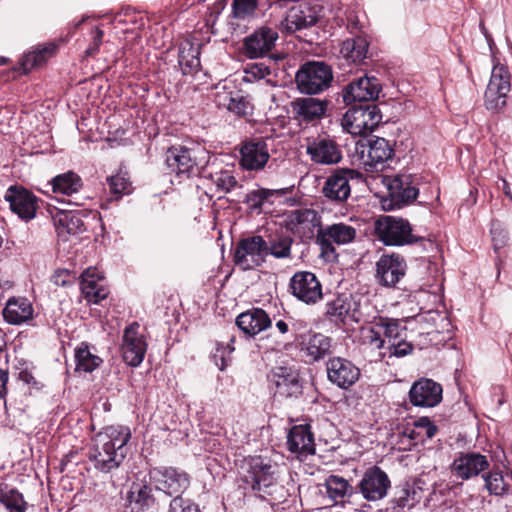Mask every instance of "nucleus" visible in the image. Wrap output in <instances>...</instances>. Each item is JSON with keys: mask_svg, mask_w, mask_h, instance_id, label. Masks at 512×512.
<instances>
[{"mask_svg": "<svg viewBox=\"0 0 512 512\" xmlns=\"http://www.w3.org/2000/svg\"><path fill=\"white\" fill-rule=\"evenodd\" d=\"M379 323L381 324L385 338H388L389 344L393 341L402 339L406 327L401 325L400 320L380 317Z\"/></svg>", "mask_w": 512, "mask_h": 512, "instance_id": "09e8293b", "label": "nucleus"}, {"mask_svg": "<svg viewBox=\"0 0 512 512\" xmlns=\"http://www.w3.org/2000/svg\"><path fill=\"white\" fill-rule=\"evenodd\" d=\"M54 193L72 196L80 191L83 186L81 177L73 171H68L55 176L51 180Z\"/></svg>", "mask_w": 512, "mask_h": 512, "instance_id": "79ce46f5", "label": "nucleus"}, {"mask_svg": "<svg viewBox=\"0 0 512 512\" xmlns=\"http://www.w3.org/2000/svg\"><path fill=\"white\" fill-rule=\"evenodd\" d=\"M271 319L261 308L247 310L236 318L238 328L249 336H255L271 327Z\"/></svg>", "mask_w": 512, "mask_h": 512, "instance_id": "c85d7f7f", "label": "nucleus"}, {"mask_svg": "<svg viewBox=\"0 0 512 512\" xmlns=\"http://www.w3.org/2000/svg\"><path fill=\"white\" fill-rule=\"evenodd\" d=\"M97 287H98V284L96 281L87 279L84 276H82L81 292L87 301L92 296L93 292L96 290Z\"/></svg>", "mask_w": 512, "mask_h": 512, "instance_id": "69168bd1", "label": "nucleus"}, {"mask_svg": "<svg viewBox=\"0 0 512 512\" xmlns=\"http://www.w3.org/2000/svg\"><path fill=\"white\" fill-rule=\"evenodd\" d=\"M76 371L91 373L98 368L103 360L90 352L88 346L82 343L75 349Z\"/></svg>", "mask_w": 512, "mask_h": 512, "instance_id": "49530a36", "label": "nucleus"}, {"mask_svg": "<svg viewBox=\"0 0 512 512\" xmlns=\"http://www.w3.org/2000/svg\"><path fill=\"white\" fill-rule=\"evenodd\" d=\"M278 32L270 27H260L243 40V51L249 59L267 58L276 63L283 56L272 52L278 40Z\"/></svg>", "mask_w": 512, "mask_h": 512, "instance_id": "6e6552de", "label": "nucleus"}, {"mask_svg": "<svg viewBox=\"0 0 512 512\" xmlns=\"http://www.w3.org/2000/svg\"><path fill=\"white\" fill-rule=\"evenodd\" d=\"M103 36H104V32L99 27L92 28L91 42L84 52L85 57H93L99 52L100 46L102 44Z\"/></svg>", "mask_w": 512, "mask_h": 512, "instance_id": "bf43d9fd", "label": "nucleus"}, {"mask_svg": "<svg viewBox=\"0 0 512 512\" xmlns=\"http://www.w3.org/2000/svg\"><path fill=\"white\" fill-rule=\"evenodd\" d=\"M327 100L313 97L297 98L291 102L294 118L302 122H311L325 115Z\"/></svg>", "mask_w": 512, "mask_h": 512, "instance_id": "cd10ccee", "label": "nucleus"}, {"mask_svg": "<svg viewBox=\"0 0 512 512\" xmlns=\"http://www.w3.org/2000/svg\"><path fill=\"white\" fill-rule=\"evenodd\" d=\"M381 91L380 80L375 76L365 74L343 88L342 98L345 105L374 103Z\"/></svg>", "mask_w": 512, "mask_h": 512, "instance_id": "9b49d317", "label": "nucleus"}, {"mask_svg": "<svg viewBox=\"0 0 512 512\" xmlns=\"http://www.w3.org/2000/svg\"><path fill=\"white\" fill-rule=\"evenodd\" d=\"M266 239L253 235L240 239L233 251V261L242 270H252L266 260Z\"/></svg>", "mask_w": 512, "mask_h": 512, "instance_id": "9d476101", "label": "nucleus"}, {"mask_svg": "<svg viewBox=\"0 0 512 512\" xmlns=\"http://www.w3.org/2000/svg\"><path fill=\"white\" fill-rule=\"evenodd\" d=\"M148 477L155 490L170 497L181 496L190 485V476L185 471L171 466L150 468Z\"/></svg>", "mask_w": 512, "mask_h": 512, "instance_id": "0eeeda50", "label": "nucleus"}, {"mask_svg": "<svg viewBox=\"0 0 512 512\" xmlns=\"http://www.w3.org/2000/svg\"><path fill=\"white\" fill-rule=\"evenodd\" d=\"M383 331L381 328V324L378 321H375L372 326L366 329L365 339L367 343L376 349H382L385 346V339L382 337Z\"/></svg>", "mask_w": 512, "mask_h": 512, "instance_id": "13d9d810", "label": "nucleus"}, {"mask_svg": "<svg viewBox=\"0 0 512 512\" xmlns=\"http://www.w3.org/2000/svg\"><path fill=\"white\" fill-rule=\"evenodd\" d=\"M356 303L351 295L338 294L325 304L324 317L330 322L344 324L347 318L357 321Z\"/></svg>", "mask_w": 512, "mask_h": 512, "instance_id": "393cba45", "label": "nucleus"}, {"mask_svg": "<svg viewBox=\"0 0 512 512\" xmlns=\"http://www.w3.org/2000/svg\"><path fill=\"white\" fill-rule=\"evenodd\" d=\"M325 486L328 496L336 503L344 502L356 494V486L353 487L348 480L338 475H330Z\"/></svg>", "mask_w": 512, "mask_h": 512, "instance_id": "ea45409f", "label": "nucleus"}, {"mask_svg": "<svg viewBox=\"0 0 512 512\" xmlns=\"http://www.w3.org/2000/svg\"><path fill=\"white\" fill-rule=\"evenodd\" d=\"M234 342V338H231L230 343L224 346L222 343H216V348L212 353V360L215 365L221 370H225L230 361V354L234 351V347L232 343Z\"/></svg>", "mask_w": 512, "mask_h": 512, "instance_id": "603ef678", "label": "nucleus"}, {"mask_svg": "<svg viewBox=\"0 0 512 512\" xmlns=\"http://www.w3.org/2000/svg\"><path fill=\"white\" fill-rule=\"evenodd\" d=\"M5 200L9 202L11 211L19 218L29 221L35 217L38 199L29 190L10 186L6 191Z\"/></svg>", "mask_w": 512, "mask_h": 512, "instance_id": "5701e85b", "label": "nucleus"}, {"mask_svg": "<svg viewBox=\"0 0 512 512\" xmlns=\"http://www.w3.org/2000/svg\"><path fill=\"white\" fill-rule=\"evenodd\" d=\"M248 72L254 77L262 79L271 74V67L265 63H253L249 66Z\"/></svg>", "mask_w": 512, "mask_h": 512, "instance_id": "0e129e2a", "label": "nucleus"}, {"mask_svg": "<svg viewBox=\"0 0 512 512\" xmlns=\"http://www.w3.org/2000/svg\"><path fill=\"white\" fill-rule=\"evenodd\" d=\"M286 29L294 32L311 27L316 24L317 17L312 15L310 11L292 8L285 19Z\"/></svg>", "mask_w": 512, "mask_h": 512, "instance_id": "a18cd8bd", "label": "nucleus"}, {"mask_svg": "<svg viewBox=\"0 0 512 512\" xmlns=\"http://www.w3.org/2000/svg\"><path fill=\"white\" fill-rule=\"evenodd\" d=\"M485 482V488L488 490L490 495L504 496L506 495L511 487V477L506 474L504 475L500 470H492L487 474L483 475Z\"/></svg>", "mask_w": 512, "mask_h": 512, "instance_id": "37998d69", "label": "nucleus"}, {"mask_svg": "<svg viewBox=\"0 0 512 512\" xmlns=\"http://www.w3.org/2000/svg\"><path fill=\"white\" fill-rule=\"evenodd\" d=\"M127 501L136 512H146L157 508V501L153 494V485L134 483L127 493Z\"/></svg>", "mask_w": 512, "mask_h": 512, "instance_id": "7c9ffc66", "label": "nucleus"}, {"mask_svg": "<svg viewBox=\"0 0 512 512\" xmlns=\"http://www.w3.org/2000/svg\"><path fill=\"white\" fill-rule=\"evenodd\" d=\"M490 233L495 251L503 248L508 242V232L499 220H492Z\"/></svg>", "mask_w": 512, "mask_h": 512, "instance_id": "5fc2aeb1", "label": "nucleus"}, {"mask_svg": "<svg viewBox=\"0 0 512 512\" xmlns=\"http://www.w3.org/2000/svg\"><path fill=\"white\" fill-rule=\"evenodd\" d=\"M333 81L332 67L324 61H307L295 74L298 91L305 95H316L327 90Z\"/></svg>", "mask_w": 512, "mask_h": 512, "instance_id": "20e7f679", "label": "nucleus"}, {"mask_svg": "<svg viewBox=\"0 0 512 512\" xmlns=\"http://www.w3.org/2000/svg\"><path fill=\"white\" fill-rule=\"evenodd\" d=\"M328 380L340 389H350L360 378V369L349 359L335 356L326 362Z\"/></svg>", "mask_w": 512, "mask_h": 512, "instance_id": "dca6fc26", "label": "nucleus"}, {"mask_svg": "<svg viewBox=\"0 0 512 512\" xmlns=\"http://www.w3.org/2000/svg\"><path fill=\"white\" fill-rule=\"evenodd\" d=\"M239 474L245 488L261 499L274 494L281 477L280 466L261 455L244 457L239 464Z\"/></svg>", "mask_w": 512, "mask_h": 512, "instance_id": "f03ea898", "label": "nucleus"}, {"mask_svg": "<svg viewBox=\"0 0 512 512\" xmlns=\"http://www.w3.org/2000/svg\"><path fill=\"white\" fill-rule=\"evenodd\" d=\"M389 357H404L413 351V345L402 339L393 341L388 346Z\"/></svg>", "mask_w": 512, "mask_h": 512, "instance_id": "052dcab7", "label": "nucleus"}, {"mask_svg": "<svg viewBox=\"0 0 512 512\" xmlns=\"http://www.w3.org/2000/svg\"><path fill=\"white\" fill-rule=\"evenodd\" d=\"M257 8V0H233L232 16L244 19L251 16Z\"/></svg>", "mask_w": 512, "mask_h": 512, "instance_id": "6e6d98bb", "label": "nucleus"}, {"mask_svg": "<svg viewBox=\"0 0 512 512\" xmlns=\"http://www.w3.org/2000/svg\"><path fill=\"white\" fill-rule=\"evenodd\" d=\"M394 154V149L390 143L380 137H374L367 140V160L365 165L378 168V165H383L390 160Z\"/></svg>", "mask_w": 512, "mask_h": 512, "instance_id": "f704fd0d", "label": "nucleus"}, {"mask_svg": "<svg viewBox=\"0 0 512 512\" xmlns=\"http://www.w3.org/2000/svg\"><path fill=\"white\" fill-rule=\"evenodd\" d=\"M510 91V73L506 66L495 65L487 85L484 100L488 110L497 111L506 105V97Z\"/></svg>", "mask_w": 512, "mask_h": 512, "instance_id": "ddd939ff", "label": "nucleus"}, {"mask_svg": "<svg viewBox=\"0 0 512 512\" xmlns=\"http://www.w3.org/2000/svg\"><path fill=\"white\" fill-rule=\"evenodd\" d=\"M139 324L133 322L128 325L123 332L122 337V357L129 366H139L147 351V342L145 336L139 333Z\"/></svg>", "mask_w": 512, "mask_h": 512, "instance_id": "a211bd4d", "label": "nucleus"}, {"mask_svg": "<svg viewBox=\"0 0 512 512\" xmlns=\"http://www.w3.org/2000/svg\"><path fill=\"white\" fill-rule=\"evenodd\" d=\"M287 448L291 453L307 456L315 453L314 435L308 424L293 426L287 435Z\"/></svg>", "mask_w": 512, "mask_h": 512, "instance_id": "bb28decb", "label": "nucleus"}, {"mask_svg": "<svg viewBox=\"0 0 512 512\" xmlns=\"http://www.w3.org/2000/svg\"><path fill=\"white\" fill-rule=\"evenodd\" d=\"M178 64L184 75L196 73L200 68V45L190 40L182 41L178 49Z\"/></svg>", "mask_w": 512, "mask_h": 512, "instance_id": "c9c22d12", "label": "nucleus"}, {"mask_svg": "<svg viewBox=\"0 0 512 512\" xmlns=\"http://www.w3.org/2000/svg\"><path fill=\"white\" fill-rule=\"evenodd\" d=\"M130 438V429L125 426H107L98 432L92 439L88 453L95 469L108 473L119 468L128 454Z\"/></svg>", "mask_w": 512, "mask_h": 512, "instance_id": "f257e3e1", "label": "nucleus"}, {"mask_svg": "<svg viewBox=\"0 0 512 512\" xmlns=\"http://www.w3.org/2000/svg\"><path fill=\"white\" fill-rule=\"evenodd\" d=\"M227 108L238 116L251 115L253 110V106L249 100L239 93L231 95Z\"/></svg>", "mask_w": 512, "mask_h": 512, "instance_id": "3c124183", "label": "nucleus"}, {"mask_svg": "<svg viewBox=\"0 0 512 512\" xmlns=\"http://www.w3.org/2000/svg\"><path fill=\"white\" fill-rule=\"evenodd\" d=\"M56 51V45L48 44L24 55L22 67L25 72L43 65Z\"/></svg>", "mask_w": 512, "mask_h": 512, "instance_id": "de8ad7c7", "label": "nucleus"}, {"mask_svg": "<svg viewBox=\"0 0 512 512\" xmlns=\"http://www.w3.org/2000/svg\"><path fill=\"white\" fill-rule=\"evenodd\" d=\"M0 503L8 512H26L27 509L22 493L4 483H0Z\"/></svg>", "mask_w": 512, "mask_h": 512, "instance_id": "c03bdc74", "label": "nucleus"}, {"mask_svg": "<svg viewBox=\"0 0 512 512\" xmlns=\"http://www.w3.org/2000/svg\"><path fill=\"white\" fill-rule=\"evenodd\" d=\"M54 225L58 237L67 241L69 236H77L85 230V223L80 215L71 211H60L54 217Z\"/></svg>", "mask_w": 512, "mask_h": 512, "instance_id": "2f4dec72", "label": "nucleus"}, {"mask_svg": "<svg viewBox=\"0 0 512 512\" xmlns=\"http://www.w3.org/2000/svg\"><path fill=\"white\" fill-rule=\"evenodd\" d=\"M4 319L13 325L24 323L33 317V307L27 298H11L3 310Z\"/></svg>", "mask_w": 512, "mask_h": 512, "instance_id": "72a5a7b5", "label": "nucleus"}, {"mask_svg": "<svg viewBox=\"0 0 512 512\" xmlns=\"http://www.w3.org/2000/svg\"><path fill=\"white\" fill-rule=\"evenodd\" d=\"M359 172L354 169L340 168L329 175L322 187V194L336 204L344 203L351 195L350 180L357 178Z\"/></svg>", "mask_w": 512, "mask_h": 512, "instance_id": "2eb2a0df", "label": "nucleus"}, {"mask_svg": "<svg viewBox=\"0 0 512 512\" xmlns=\"http://www.w3.org/2000/svg\"><path fill=\"white\" fill-rule=\"evenodd\" d=\"M306 153L312 162L320 165H334L342 160L340 145L329 136L307 139Z\"/></svg>", "mask_w": 512, "mask_h": 512, "instance_id": "aec40b11", "label": "nucleus"}, {"mask_svg": "<svg viewBox=\"0 0 512 512\" xmlns=\"http://www.w3.org/2000/svg\"><path fill=\"white\" fill-rule=\"evenodd\" d=\"M419 178L412 174H398L387 180L388 196L381 205L391 211L414 202L419 195Z\"/></svg>", "mask_w": 512, "mask_h": 512, "instance_id": "423d86ee", "label": "nucleus"}, {"mask_svg": "<svg viewBox=\"0 0 512 512\" xmlns=\"http://www.w3.org/2000/svg\"><path fill=\"white\" fill-rule=\"evenodd\" d=\"M210 177L217 190L224 193H228L238 186V181L233 171L229 169L217 171L211 174Z\"/></svg>", "mask_w": 512, "mask_h": 512, "instance_id": "8fccbe9b", "label": "nucleus"}, {"mask_svg": "<svg viewBox=\"0 0 512 512\" xmlns=\"http://www.w3.org/2000/svg\"><path fill=\"white\" fill-rule=\"evenodd\" d=\"M356 235L357 231L353 226L342 222L319 227L316 235V243L320 246L321 256L327 259L337 257L334 245L352 243Z\"/></svg>", "mask_w": 512, "mask_h": 512, "instance_id": "1a4fd4ad", "label": "nucleus"}, {"mask_svg": "<svg viewBox=\"0 0 512 512\" xmlns=\"http://www.w3.org/2000/svg\"><path fill=\"white\" fill-rule=\"evenodd\" d=\"M302 350L310 361L318 362L332 354V338L322 333H313L301 342Z\"/></svg>", "mask_w": 512, "mask_h": 512, "instance_id": "c756f323", "label": "nucleus"}, {"mask_svg": "<svg viewBox=\"0 0 512 512\" xmlns=\"http://www.w3.org/2000/svg\"><path fill=\"white\" fill-rule=\"evenodd\" d=\"M109 191L116 198L121 197L124 193L129 192L130 182L125 174H116L107 178Z\"/></svg>", "mask_w": 512, "mask_h": 512, "instance_id": "864d4df0", "label": "nucleus"}, {"mask_svg": "<svg viewBox=\"0 0 512 512\" xmlns=\"http://www.w3.org/2000/svg\"><path fill=\"white\" fill-rule=\"evenodd\" d=\"M442 386L432 379L421 378L409 390V401L416 407H434L442 400Z\"/></svg>", "mask_w": 512, "mask_h": 512, "instance_id": "4be33fe9", "label": "nucleus"}, {"mask_svg": "<svg viewBox=\"0 0 512 512\" xmlns=\"http://www.w3.org/2000/svg\"><path fill=\"white\" fill-rule=\"evenodd\" d=\"M107 297V291L103 287H97L93 292L92 296L89 298L88 302L99 303Z\"/></svg>", "mask_w": 512, "mask_h": 512, "instance_id": "338daca9", "label": "nucleus"}, {"mask_svg": "<svg viewBox=\"0 0 512 512\" xmlns=\"http://www.w3.org/2000/svg\"><path fill=\"white\" fill-rule=\"evenodd\" d=\"M289 292L307 305H314L323 298L322 284L310 271L295 272L289 281Z\"/></svg>", "mask_w": 512, "mask_h": 512, "instance_id": "4468645a", "label": "nucleus"}, {"mask_svg": "<svg viewBox=\"0 0 512 512\" xmlns=\"http://www.w3.org/2000/svg\"><path fill=\"white\" fill-rule=\"evenodd\" d=\"M289 224L292 230L303 232V234H313L314 229L321 226V216L314 209L300 208L290 212L288 216Z\"/></svg>", "mask_w": 512, "mask_h": 512, "instance_id": "473e14b6", "label": "nucleus"}, {"mask_svg": "<svg viewBox=\"0 0 512 512\" xmlns=\"http://www.w3.org/2000/svg\"><path fill=\"white\" fill-rule=\"evenodd\" d=\"M240 155V163L246 170H261L270 158L267 143L262 139L244 143Z\"/></svg>", "mask_w": 512, "mask_h": 512, "instance_id": "a878e982", "label": "nucleus"}, {"mask_svg": "<svg viewBox=\"0 0 512 512\" xmlns=\"http://www.w3.org/2000/svg\"><path fill=\"white\" fill-rule=\"evenodd\" d=\"M74 275L67 269H58L52 275V282L61 287L70 285L74 281Z\"/></svg>", "mask_w": 512, "mask_h": 512, "instance_id": "680f3d73", "label": "nucleus"}, {"mask_svg": "<svg viewBox=\"0 0 512 512\" xmlns=\"http://www.w3.org/2000/svg\"><path fill=\"white\" fill-rule=\"evenodd\" d=\"M276 394L280 397L297 399L303 393L299 373L288 367H277L273 373Z\"/></svg>", "mask_w": 512, "mask_h": 512, "instance_id": "b1692460", "label": "nucleus"}, {"mask_svg": "<svg viewBox=\"0 0 512 512\" xmlns=\"http://www.w3.org/2000/svg\"><path fill=\"white\" fill-rule=\"evenodd\" d=\"M490 466L487 456L479 452H460L450 465L452 475L462 481L469 480L487 470Z\"/></svg>", "mask_w": 512, "mask_h": 512, "instance_id": "412c9836", "label": "nucleus"}, {"mask_svg": "<svg viewBox=\"0 0 512 512\" xmlns=\"http://www.w3.org/2000/svg\"><path fill=\"white\" fill-rule=\"evenodd\" d=\"M8 371L0 368V399L3 398L7 391Z\"/></svg>", "mask_w": 512, "mask_h": 512, "instance_id": "774afa93", "label": "nucleus"}, {"mask_svg": "<svg viewBox=\"0 0 512 512\" xmlns=\"http://www.w3.org/2000/svg\"><path fill=\"white\" fill-rule=\"evenodd\" d=\"M195 151L184 145H173L165 153V163L171 173L190 178L197 174Z\"/></svg>", "mask_w": 512, "mask_h": 512, "instance_id": "6ab92c4d", "label": "nucleus"}, {"mask_svg": "<svg viewBox=\"0 0 512 512\" xmlns=\"http://www.w3.org/2000/svg\"><path fill=\"white\" fill-rule=\"evenodd\" d=\"M349 109L343 115L341 126L353 136L371 133L382 121V114L377 104L363 103L348 105Z\"/></svg>", "mask_w": 512, "mask_h": 512, "instance_id": "39448f33", "label": "nucleus"}, {"mask_svg": "<svg viewBox=\"0 0 512 512\" xmlns=\"http://www.w3.org/2000/svg\"><path fill=\"white\" fill-rule=\"evenodd\" d=\"M368 47V41L362 36L348 38L342 42L340 54L348 62L360 64L367 58Z\"/></svg>", "mask_w": 512, "mask_h": 512, "instance_id": "4c0bfd02", "label": "nucleus"}, {"mask_svg": "<svg viewBox=\"0 0 512 512\" xmlns=\"http://www.w3.org/2000/svg\"><path fill=\"white\" fill-rule=\"evenodd\" d=\"M415 428L423 429L427 438H433L438 428L437 426L428 418V417H420L414 421Z\"/></svg>", "mask_w": 512, "mask_h": 512, "instance_id": "e2e57ef3", "label": "nucleus"}, {"mask_svg": "<svg viewBox=\"0 0 512 512\" xmlns=\"http://www.w3.org/2000/svg\"><path fill=\"white\" fill-rule=\"evenodd\" d=\"M374 233L385 246H405L424 241V237L413 234L408 220L384 215L374 222Z\"/></svg>", "mask_w": 512, "mask_h": 512, "instance_id": "7ed1b4c3", "label": "nucleus"}, {"mask_svg": "<svg viewBox=\"0 0 512 512\" xmlns=\"http://www.w3.org/2000/svg\"><path fill=\"white\" fill-rule=\"evenodd\" d=\"M293 239L283 232L270 234L266 239V257L271 255L277 259L291 258Z\"/></svg>", "mask_w": 512, "mask_h": 512, "instance_id": "a19ab883", "label": "nucleus"}, {"mask_svg": "<svg viewBox=\"0 0 512 512\" xmlns=\"http://www.w3.org/2000/svg\"><path fill=\"white\" fill-rule=\"evenodd\" d=\"M422 490L416 487L415 483L401 482L395 487L392 503L394 508L411 509L421 500Z\"/></svg>", "mask_w": 512, "mask_h": 512, "instance_id": "e433bc0d", "label": "nucleus"}, {"mask_svg": "<svg viewBox=\"0 0 512 512\" xmlns=\"http://www.w3.org/2000/svg\"><path fill=\"white\" fill-rule=\"evenodd\" d=\"M407 264L403 256L398 253L382 254L376 262L377 282L385 287H396L405 276Z\"/></svg>", "mask_w": 512, "mask_h": 512, "instance_id": "f3484780", "label": "nucleus"}, {"mask_svg": "<svg viewBox=\"0 0 512 512\" xmlns=\"http://www.w3.org/2000/svg\"><path fill=\"white\" fill-rule=\"evenodd\" d=\"M390 488L391 481L387 473L374 465L361 476L356 485V494H361L366 501L376 502L386 497Z\"/></svg>", "mask_w": 512, "mask_h": 512, "instance_id": "f8f14e48", "label": "nucleus"}, {"mask_svg": "<svg viewBox=\"0 0 512 512\" xmlns=\"http://www.w3.org/2000/svg\"><path fill=\"white\" fill-rule=\"evenodd\" d=\"M283 190L258 188L252 190L245 195L243 202L247 205L248 209L252 212L261 213L264 205H273V198L275 196H282Z\"/></svg>", "mask_w": 512, "mask_h": 512, "instance_id": "58836bf2", "label": "nucleus"}, {"mask_svg": "<svg viewBox=\"0 0 512 512\" xmlns=\"http://www.w3.org/2000/svg\"><path fill=\"white\" fill-rule=\"evenodd\" d=\"M167 512H201L198 504L189 498L175 496L170 501Z\"/></svg>", "mask_w": 512, "mask_h": 512, "instance_id": "4d7b16f0", "label": "nucleus"}]
</instances>
